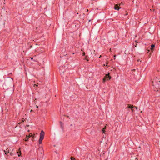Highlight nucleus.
I'll return each mask as SVG.
<instances>
[{
	"label": "nucleus",
	"instance_id": "obj_1",
	"mask_svg": "<svg viewBox=\"0 0 160 160\" xmlns=\"http://www.w3.org/2000/svg\"><path fill=\"white\" fill-rule=\"evenodd\" d=\"M152 85L154 88H156L155 91H158V88H160V81L158 80L155 79L152 81Z\"/></svg>",
	"mask_w": 160,
	"mask_h": 160
},
{
	"label": "nucleus",
	"instance_id": "obj_2",
	"mask_svg": "<svg viewBox=\"0 0 160 160\" xmlns=\"http://www.w3.org/2000/svg\"><path fill=\"white\" fill-rule=\"evenodd\" d=\"M111 78V77L108 74H106L105 76L103 79V82H105L106 80H110Z\"/></svg>",
	"mask_w": 160,
	"mask_h": 160
},
{
	"label": "nucleus",
	"instance_id": "obj_3",
	"mask_svg": "<svg viewBox=\"0 0 160 160\" xmlns=\"http://www.w3.org/2000/svg\"><path fill=\"white\" fill-rule=\"evenodd\" d=\"M44 132L43 130L41 131L40 133V138L42 139H43L44 137Z\"/></svg>",
	"mask_w": 160,
	"mask_h": 160
},
{
	"label": "nucleus",
	"instance_id": "obj_4",
	"mask_svg": "<svg viewBox=\"0 0 160 160\" xmlns=\"http://www.w3.org/2000/svg\"><path fill=\"white\" fill-rule=\"evenodd\" d=\"M8 148H7L6 150H4V152H5V154H7L8 153H10V155L11 156H12L13 155V153L12 152H9V151L8 150Z\"/></svg>",
	"mask_w": 160,
	"mask_h": 160
},
{
	"label": "nucleus",
	"instance_id": "obj_5",
	"mask_svg": "<svg viewBox=\"0 0 160 160\" xmlns=\"http://www.w3.org/2000/svg\"><path fill=\"white\" fill-rule=\"evenodd\" d=\"M120 8L118 6V4H116L115 5L114 9L115 10H118Z\"/></svg>",
	"mask_w": 160,
	"mask_h": 160
},
{
	"label": "nucleus",
	"instance_id": "obj_6",
	"mask_svg": "<svg viewBox=\"0 0 160 160\" xmlns=\"http://www.w3.org/2000/svg\"><path fill=\"white\" fill-rule=\"evenodd\" d=\"M128 107L131 109H132V108H133L134 107L133 106V105H131L128 104Z\"/></svg>",
	"mask_w": 160,
	"mask_h": 160
},
{
	"label": "nucleus",
	"instance_id": "obj_7",
	"mask_svg": "<svg viewBox=\"0 0 160 160\" xmlns=\"http://www.w3.org/2000/svg\"><path fill=\"white\" fill-rule=\"evenodd\" d=\"M155 45H154V44H152V45H151V50H153V48H154L155 47Z\"/></svg>",
	"mask_w": 160,
	"mask_h": 160
},
{
	"label": "nucleus",
	"instance_id": "obj_8",
	"mask_svg": "<svg viewBox=\"0 0 160 160\" xmlns=\"http://www.w3.org/2000/svg\"><path fill=\"white\" fill-rule=\"evenodd\" d=\"M43 139H42L40 138V139H39V144H41L42 143V140Z\"/></svg>",
	"mask_w": 160,
	"mask_h": 160
},
{
	"label": "nucleus",
	"instance_id": "obj_9",
	"mask_svg": "<svg viewBox=\"0 0 160 160\" xmlns=\"http://www.w3.org/2000/svg\"><path fill=\"white\" fill-rule=\"evenodd\" d=\"M105 128H106V127H104V128H103L102 129V133H105Z\"/></svg>",
	"mask_w": 160,
	"mask_h": 160
},
{
	"label": "nucleus",
	"instance_id": "obj_10",
	"mask_svg": "<svg viewBox=\"0 0 160 160\" xmlns=\"http://www.w3.org/2000/svg\"><path fill=\"white\" fill-rule=\"evenodd\" d=\"M29 138V136H27L26 138V139H25V141H27L28 140Z\"/></svg>",
	"mask_w": 160,
	"mask_h": 160
},
{
	"label": "nucleus",
	"instance_id": "obj_11",
	"mask_svg": "<svg viewBox=\"0 0 160 160\" xmlns=\"http://www.w3.org/2000/svg\"><path fill=\"white\" fill-rule=\"evenodd\" d=\"M71 160H75V159L73 157H71Z\"/></svg>",
	"mask_w": 160,
	"mask_h": 160
},
{
	"label": "nucleus",
	"instance_id": "obj_12",
	"mask_svg": "<svg viewBox=\"0 0 160 160\" xmlns=\"http://www.w3.org/2000/svg\"><path fill=\"white\" fill-rule=\"evenodd\" d=\"M60 124L61 127H62V124H63L61 122H60Z\"/></svg>",
	"mask_w": 160,
	"mask_h": 160
},
{
	"label": "nucleus",
	"instance_id": "obj_13",
	"mask_svg": "<svg viewBox=\"0 0 160 160\" xmlns=\"http://www.w3.org/2000/svg\"><path fill=\"white\" fill-rule=\"evenodd\" d=\"M24 122V120H22V122H19L18 123L19 124H20V123H22V122Z\"/></svg>",
	"mask_w": 160,
	"mask_h": 160
},
{
	"label": "nucleus",
	"instance_id": "obj_14",
	"mask_svg": "<svg viewBox=\"0 0 160 160\" xmlns=\"http://www.w3.org/2000/svg\"><path fill=\"white\" fill-rule=\"evenodd\" d=\"M35 86H38V85H36V84H34V85H33V86L34 87H35Z\"/></svg>",
	"mask_w": 160,
	"mask_h": 160
},
{
	"label": "nucleus",
	"instance_id": "obj_15",
	"mask_svg": "<svg viewBox=\"0 0 160 160\" xmlns=\"http://www.w3.org/2000/svg\"><path fill=\"white\" fill-rule=\"evenodd\" d=\"M108 62H107L106 64H104V66H107Z\"/></svg>",
	"mask_w": 160,
	"mask_h": 160
},
{
	"label": "nucleus",
	"instance_id": "obj_16",
	"mask_svg": "<svg viewBox=\"0 0 160 160\" xmlns=\"http://www.w3.org/2000/svg\"><path fill=\"white\" fill-rule=\"evenodd\" d=\"M108 62H107L106 64H104V66H107Z\"/></svg>",
	"mask_w": 160,
	"mask_h": 160
},
{
	"label": "nucleus",
	"instance_id": "obj_17",
	"mask_svg": "<svg viewBox=\"0 0 160 160\" xmlns=\"http://www.w3.org/2000/svg\"><path fill=\"white\" fill-rule=\"evenodd\" d=\"M134 107H135L136 108V109H138V108L137 107L134 106Z\"/></svg>",
	"mask_w": 160,
	"mask_h": 160
},
{
	"label": "nucleus",
	"instance_id": "obj_18",
	"mask_svg": "<svg viewBox=\"0 0 160 160\" xmlns=\"http://www.w3.org/2000/svg\"><path fill=\"white\" fill-rule=\"evenodd\" d=\"M131 109V110L132 111V112H133L134 111V110L132 109H132Z\"/></svg>",
	"mask_w": 160,
	"mask_h": 160
},
{
	"label": "nucleus",
	"instance_id": "obj_19",
	"mask_svg": "<svg viewBox=\"0 0 160 160\" xmlns=\"http://www.w3.org/2000/svg\"><path fill=\"white\" fill-rule=\"evenodd\" d=\"M31 135H29L28 136H29V138H30V137H31Z\"/></svg>",
	"mask_w": 160,
	"mask_h": 160
},
{
	"label": "nucleus",
	"instance_id": "obj_20",
	"mask_svg": "<svg viewBox=\"0 0 160 160\" xmlns=\"http://www.w3.org/2000/svg\"><path fill=\"white\" fill-rule=\"evenodd\" d=\"M20 155H21V154H19L18 155V156H19V157L20 156Z\"/></svg>",
	"mask_w": 160,
	"mask_h": 160
},
{
	"label": "nucleus",
	"instance_id": "obj_21",
	"mask_svg": "<svg viewBox=\"0 0 160 160\" xmlns=\"http://www.w3.org/2000/svg\"><path fill=\"white\" fill-rule=\"evenodd\" d=\"M85 53L84 52L83 53V55H85Z\"/></svg>",
	"mask_w": 160,
	"mask_h": 160
},
{
	"label": "nucleus",
	"instance_id": "obj_22",
	"mask_svg": "<svg viewBox=\"0 0 160 160\" xmlns=\"http://www.w3.org/2000/svg\"><path fill=\"white\" fill-rule=\"evenodd\" d=\"M33 58L32 57V58H31V59L32 60V59H33Z\"/></svg>",
	"mask_w": 160,
	"mask_h": 160
},
{
	"label": "nucleus",
	"instance_id": "obj_23",
	"mask_svg": "<svg viewBox=\"0 0 160 160\" xmlns=\"http://www.w3.org/2000/svg\"><path fill=\"white\" fill-rule=\"evenodd\" d=\"M27 126L28 127L29 126V125H27Z\"/></svg>",
	"mask_w": 160,
	"mask_h": 160
},
{
	"label": "nucleus",
	"instance_id": "obj_24",
	"mask_svg": "<svg viewBox=\"0 0 160 160\" xmlns=\"http://www.w3.org/2000/svg\"><path fill=\"white\" fill-rule=\"evenodd\" d=\"M36 107L37 108H38V106L37 105H36Z\"/></svg>",
	"mask_w": 160,
	"mask_h": 160
},
{
	"label": "nucleus",
	"instance_id": "obj_25",
	"mask_svg": "<svg viewBox=\"0 0 160 160\" xmlns=\"http://www.w3.org/2000/svg\"><path fill=\"white\" fill-rule=\"evenodd\" d=\"M138 160V158H135V160Z\"/></svg>",
	"mask_w": 160,
	"mask_h": 160
},
{
	"label": "nucleus",
	"instance_id": "obj_26",
	"mask_svg": "<svg viewBox=\"0 0 160 160\" xmlns=\"http://www.w3.org/2000/svg\"><path fill=\"white\" fill-rule=\"evenodd\" d=\"M101 57V55H100V56L99 57V58H100Z\"/></svg>",
	"mask_w": 160,
	"mask_h": 160
},
{
	"label": "nucleus",
	"instance_id": "obj_27",
	"mask_svg": "<svg viewBox=\"0 0 160 160\" xmlns=\"http://www.w3.org/2000/svg\"><path fill=\"white\" fill-rule=\"evenodd\" d=\"M32 111V110H31V111H30V112H31Z\"/></svg>",
	"mask_w": 160,
	"mask_h": 160
},
{
	"label": "nucleus",
	"instance_id": "obj_28",
	"mask_svg": "<svg viewBox=\"0 0 160 160\" xmlns=\"http://www.w3.org/2000/svg\"><path fill=\"white\" fill-rule=\"evenodd\" d=\"M138 62L139 61V60H138Z\"/></svg>",
	"mask_w": 160,
	"mask_h": 160
},
{
	"label": "nucleus",
	"instance_id": "obj_29",
	"mask_svg": "<svg viewBox=\"0 0 160 160\" xmlns=\"http://www.w3.org/2000/svg\"><path fill=\"white\" fill-rule=\"evenodd\" d=\"M137 44H136V45L135 46V47L137 46Z\"/></svg>",
	"mask_w": 160,
	"mask_h": 160
},
{
	"label": "nucleus",
	"instance_id": "obj_30",
	"mask_svg": "<svg viewBox=\"0 0 160 160\" xmlns=\"http://www.w3.org/2000/svg\"><path fill=\"white\" fill-rule=\"evenodd\" d=\"M116 55H114V57H116Z\"/></svg>",
	"mask_w": 160,
	"mask_h": 160
},
{
	"label": "nucleus",
	"instance_id": "obj_31",
	"mask_svg": "<svg viewBox=\"0 0 160 160\" xmlns=\"http://www.w3.org/2000/svg\"><path fill=\"white\" fill-rule=\"evenodd\" d=\"M135 70V69H134V70H133V71H134Z\"/></svg>",
	"mask_w": 160,
	"mask_h": 160
}]
</instances>
